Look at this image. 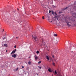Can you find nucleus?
<instances>
[{
	"instance_id": "f03ea898",
	"label": "nucleus",
	"mask_w": 76,
	"mask_h": 76,
	"mask_svg": "<svg viewBox=\"0 0 76 76\" xmlns=\"http://www.w3.org/2000/svg\"><path fill=\"white\" fill-rule=\"evenodd\" d=\"M75 45L74 44L73 45V48H72L73 51V54L75 55L76 54V48L75 47Z\"/></svg>"
},
{
	"instance_id": "9d476101",
	"label": "nucleus",
	"mask_w": 76,
	"mask_h": 76,
	"mask_svg": "<svg viewBox=\"0 0 76 76\" xmlns=\"http://www.w3.org/2000/svg\"><path fill=\"white\" fill-rule=\"evenodd\" d=\"M34 57V58H35V59L36 60H37L38 58V57H37L36 55H35Z\"/></svg>"
},
{
	"instance_id": "37998d69",
	"label": "nucleus",
	"mask_w": 76,
	"mask_h": 76,
	"mask_svg": "<svg viewBox=\"0 0 76 76\" xmlns=\"http://www.w3.org/2000/svg\"><path fill=\"white\" fill-rule=\"evenodd\" d=\"M3 31H4V30H3Z\"/></svg>"
},
{
	"instance_id": "7c9ffc66",
	"label": "nucleus",
	"mask_w": 76,
	"mask_h": 76,
	"mask_svg": "<svg viewBox=\"0 0 76 76\" xmlns=\"http://www.w3.org/2000/svg\"><path fill=\"white\" fill-rule=\"evenodd\" d=\"M54 61H55V62H57V61L56 59H54Z\"/></svg>"
},
{
	"instance_id": "58836bf2",
	"label": "nucleus",
	"mask_w": 76,
	"mask_h": 76,
	"mask_svg": "<svg viewBox=\"0 0 76 76\" xmlns=\"http://www.w3.org/2000/svg\"><path fill=\"white\" fill-rule=\"evenodd\" d=\"M42 41L43 43L44 42V41L43 40H42Z\"/></svg>"
},
{
	"instance_id": "423d86ee",
	"label": "nucleus",
	"mask_w": 76,
	"mask_h": 76,
	"mask_svg": "<svg viewBox=\"0 0 76 76\" xmlns=\"http://www.w3.org/2000/svg\"><path fill=\"white\" fill-rule=\"evenodd\" d=\"M73 44L72 43H71L70 44V45L69 46V50H71V49L72 48L73 46Z\"/></svg>"
},
{
	"instance_id": "49530a36",
	"label": "nucleus",
	"mask_w": 76,
	"mask_h": 76,
	"mask_svg": "<svg viewBox=\"0 0 76 76\" xmlns=\"http://www.w3.org/2000/svg\"><path fill=\"white\" fill-rule=\"evenodd\" d=\"M36 1H37V0H36Z\"/></svg>"
},
{
	"instance_id": "1a4fd4ad",
	"label": "nucleus",
	"mask_w": 76,
	"mask_h": 76,
	"mask_svg": "<svg viewBox=\"0 0 76 76\" xmlns=\"http://www.w3.org/2000/svg\"><path fill=\"white\" fill-rule=\"evenodd\" d=\"M48 71L50 72H52V71L51 70V69L50 68H49L48 69Z\"/></svg>"
},
{
	"instance_id": "a211bd4d",
	"label": "nucleus",
	"mask_w": 76,
	"mask_h": 76,
	"mask_svg": "<svg viewBox=\"0 0 76 76\" xmlns=\"http://www.w3.org/2000/svg\"><path fill=\"white\" fill-rule=\"evenodd\" d=\"M31 62L30 61H29L28 62V64H29V65H31Z\"/></svg>"
},
{
	"instance_id": "4be33fe9",
	"label": "nucleus",
	"mask_w": 76,
	"mask_h": 76,
	"mask_svg": "<svg viewBox=\"0 0 76 76\" xmlns=\"http://www.w3.org/2000/svg\"><path fill=\"white\" fill-rule=\"evenodd\" d=\"M68 7H66V8H65L64 9V10H65L66 9H67L68 8Z\"/></svg>"
},
{
	"instance_id": "f3484780",
	"label": "nucleus",
	"mask_w": 76,
	"mask_h": 76,
	"mask_svg": "<svg viewBox=\"0 0 76 76\" xmlns=\"http://www.w3.org/2000/svg\"><path fill=\"white\" fill-rule=\"evenodd\" d=\"M4 47H7V44H4Z\"/></svg>"
},
{
	"instance_id": "20e7f679",
	"label": "nucleus",
	"mask_w": 76,
	"mask_h": 76,
	"mask_svg": "<svg viewBox=\"0 0 76 76\" xmlns=\"http://www.w3.org/2000/svg\"><path fill=\"white\" fill-rule=\"evenodd\" d=\"M33 37L34 39V40H35L34 41L36 42H37V37L35 36L34 35H33Z\"/></svg>"
},
{
	"instance_id": "4c0bfd02",
	"label": "nucleus",
	"mask_w": 76,
	"mask_h": 76,
	"mask_svg": "<svg viewBox=\"0 0 76 76\" xmlns=\"http://www.w3.org/2000/svg\"><path fill=\"white\" fill-rule=\"evenodd\" d=\"M30 57H31V56H30L29 57V58H30Z\"/></svg>"
},
{
	"instance_id": "aec40b11",
	"label": "nucleus",
	"mask_w": 76,
	"mask_h": 76,
	"mask_svg": "<svg viewBox=\"0 0 76 76\" xmlns=\"http://www.w3.org/2000/svg\"><path fill=\"white\" fill-rule=\"evenodd\" d=\"M38 29H39V30H40V29H41V27L39 26V28H38Z\"/></svg>"
},
{
	"instance_id": "4468645a",
	"label": "nucleus",
	"mask_w": 76,
	"mask_h": 76,
	"mask_svg": "<svg viewBox=\"0 0 76 76\" xmlns=\"http://www.w3.org/2000/svg\"><path fill=\"white\" fill-rule=\"evenodd\" d=\"M52 65L53 66H55V63L54 62H52Z\"/></svg>"
},
{
	"instance_id": "f8f14e48",
	"label": "nucleus",
	"mask_w": 76,
	"mask_h": 76,
	"mask_svg": "<svg viewBox=\"0 0 76 76\" xmlns=\"http://www.w3.org/2000/svg\"><path fill=\"white\" fill-rule=\"evenodd\" d=\"M15 50H13L12 52L11 53V54H13V53H15Z\"/></svg>"
},
{
	"instance_id": "72a5a7b5",
	"label": "nucleus",
	"mask_w": 76,
	"mask_h": 76,
	"mask_svg": "<svg viewBox=\"0 0 76 76\" xmlns=\"http://www.w3.org/2000/svg\"><path fill=\"white\" fill-rule=\"evenodd\" d=\"M24 68V66H22V68Z\"/></svg>"
},
{
	"instance_id": "79ce46f5",
	"label": "nucleus",
	"mask_w": 76,
	"mask_h": 76,
	"mask_svg": "<svg viewBox=\"0 0 76 76\" xmlns=\"http://www.w3.org/2000/svg\"><path fill=\"white\" fill-rule=\"evenodd\" d=\"M6 41H7V39L6 40Z\"/></svg>"
},
{
	"instance_id": "cd10ccee",
	"label": "nucleus",
	"mask_w": 76,
	"mask_h": 76,
	"mask_svg": "<svg viewBox=\"0 0 76 76\" xmlns=\"http://www.w3.org/2000/svg\"><path fill=\"white\" fill-rule=\"evenodd\" d=\"M42 18L43 20L45 18L44 17V16L42 17Z\"/></svg>"
},
{
	"instance_id": "393cba45",
	"label": "nucleus",
	"mask_w": 76,
	"mask_h": 76,
	"mask_svg": "<svg viewBox=\"0 0 76 76\" xmlns=\"http://www.w3.org/2000/svg\"><path fill=\"white\" fill-rule=\"evenodd\" d=\"M14 48H17V46H16V45L14 46Z\"/></svg>"
},
{
	"instance_id": "2eb2a0df",
	"label": "nucleus",
	"mask_w": 76,
	"mask_h": 76,
	"mask_svg": "<svg viewBox=\"0 0 76 76\" xmlns=\"http://www.w3.org/2000/svg\"><path fill=\"white\" fill-rule=\"evenodd\" d=\"M55 44H57L58 42V40L57 39L56 41L55 42Z\"/></svg>"
},
{
	"instance_id": "b1692460",
	"label": "nucleus",
	"mask_w": 76,
	"mask_h": 76,
	"mask_svg": "<svg viewBox=\"0 0 76 76\" xmlns=\"http://www.w3.org/2000/svg\"><path fill=\"white\" fill-rule=\"evenodd\" d=\"M54 36L55 37H57V34H54Z\"/></svg>"
},
{
	"instance_id": "bb28decb",
	"label": "nucleus",
	"mask_w": 76,
	"mask_h": 76,
	"mask_svg": "<svg viewBox=\"0 0 76 76\" xmlns=\"http://www.w3.org/2000/svg\"><path fill=\"white\" fill-rule=\"evenodd\" d=\"M51 12H52V11H51L50 10H49V13H50Z\"/></svg>"
},
{
	"instance_id": "9b49d317",
	"label": "nucleus",
	"mask_w": 76,
	"mask_h": 76,
	"mask_svg": "<svg viewBox=\"0 0 76 76\" xmlns=\"http://www.w3.org/2000/svg\"><path fill=\"white\" fill-rule=\"evenodd\" d=\"M47 18H48V20H49H49H50V17H49V16H48Z\"/></svg>"
},
{
	"instance_id": "7ed1b4c3",
	"label": "nucleus",
	"mask_w": 76,
	"mask_h": 76,
	"mask_svg": "<svg viewBox=\"0 0 76 76\" xmlns=\"http://www.w3.org/2000/svg\"><path fill=\"white\" fill-rule=\"evenodd\" d=\"M72 20L71 19L69 20V22L67 23L66 22V23H67V26H71V25L72 24Z\"/></svg>"
},
{
	"instance_id": "a18cd8bd",
	"label": "nucleus",
	"mask_w": 76,
	"mask_h": 76,
	"mask_svg": "<svg viewBox=\"0 0 76 76\" xmlns=\"http://www.w3.org/2000/svg\"><path fill=\"white\" fill-rule=\"evenodd\" d=\"M27 69H28V68H27Z\"/></svg>"
},
{
	"instance_id": "6e6552de",
	"label": "nucleus",
	"mask_w": 76,
	"mask_h": 76,
	"mask_svg": "<svg viewBox=\"0 0 76 76\" xmlns=\"http://www.w3.org/2000/svg\"><path fill=\"white\" fill-rule=\"evenodd\" d=\"M12 57L14 58H16L17 57V55L15 54H14L12 55Z\"/></svg>"
},
{
	"instance_id": "c756f323",
	"label": "nucleus",
	"mask_w": 76,
	"mask_h": 76,
	"mask_svg": "<svg viewBox=\"0 0 76 76\" xmlns=\"http://www.w3.org/2000/svg\"><path fill=\"white\" fill-rule=\"evenodd\" d=\"M41 63V61H39L38 63L39 64H40Z\"/></svg>"
},
{
	"instance_id": "e433bc0d",
	"label": "nucleus",
	"mask_w": 76,
	"mask_h": 76,
	"mask_svg": "<svg viewBox=\"0 0 76 76\" xmlns=\"http://www.w3.org/2000/svg\"><path fill=\"white\" fill-rule=\"evenodd\" d=\"M16 38L17 39H18V37H16Z\"/></svg>"
},
{
	"instance_id": "2f4dec72",
	"label": "nucleus",
	"mask_w": 76,
	"mask_h": 76,
	"mask_svg": "<svg viewBox=\"0 0 76 76\" xmlns=\"http://www.w3.org/2000/svg\"><path fill=\"white\" fill-rule=\"evenodd\" d=\"M52 14H53V15H54V12H52Z\"/></svg>"
},
{
	"instance_id": "6ab92c4d",
	"label": "nucleus",
	"mask_w": 76,
	"mask_h": 76,
	"mask_svg": "<svg viewBox=\"0 0 76 76\" xmlns=\"http://www.w3.org/2000/svg\"><path fill=\"white\" fill-rule=\"evenodd\" d=\"M57 73L56 70L55 71V74H57Z\"/></svg>"
},
{
	"instance_id": "f257e3e1",
	"label": "nucleus",
	"mask_w": 76,
	"mask_h": 76,
	"mask_svg": "<svg viewBox=\"0 0 76 76\" xmlns=\"http://www.w3.org/2000/svg\"><path fill=\"white\" fill-rule=\"evenodd\" d=\"M54 17L53 18V22L56 23L57 21H58L61 19V16L58 15L56 13V12H54Z\"/></svg>"
},
{
	"instance_id": "c85d7f7f",
	"label": "nucleus",
	"mask_w": 76,
	"mask_h": 76,
	"mask_svg": "<svg viewBox=\"0 0 76 76\" xmlns=\"http://www.w3.org/2000/svg\"><path fill=\"white\" fill-rule=\"evenodd\" d=\"M6 39V38L4 37V38L3 39V40H4V39Z\"/></svg>"
},
{
	"instance_id": "412c9836",
	"label": "nucleus",
	"mask_w": 76,
	"mask_h": 76,
	"mask_svg": "<svg viewBox=\"0 0 76 76\" xmlns=\"http://www.w3.org/2000/svg\"><path fill=\"white\" fill-rule=\"evenodd\" d=\"M34 76H39L37 74H36Z\"/></svg>"
},
{
	"instance_id": "ea45409f",
	"label": "nucleus",
	"mask_w": 76,
	"mask_h": 76,
	"mask_svg": "<svg viewBox=\"0 0 76 76\" xmlns=\"http://www.w3.org/2000/svg\"><path fill=\"white\" fill-rule=\"evenodd\" d=\"M53 57L54 58V56H53Z\"/></svg>"
},
{
	"instance_id": "473e14b6",
	"label": "nucleus",
	"mask_w": 76,
	"mask_h": 76,
	"mask_svg": "<svg viewBox=\"0 0 76 76\" xmlns=\"http://www.w3.org/2000/svg\"><path fill=\"white\" fill-rule=\"evenodd\" d=\"M14 51L16 52L17 51V49H15V50Z\"/></svg>"
},
{
	"instance_id": "dca6fc26",
	"label": "nucleus",
	"mask_w": 76,
	"mask_h": 76,
	"mask_svg": "<svg viewBox=\"0 0 76 76\" xmlns=\"http://www.w3.org/2000/svg\"><path fill=\"white\" fill-rule=\"evenodd\" d=\"M39 51H37L36 52V53L37 54H38L39 53Z\"/></svg>"
},
{
	"instance_id": "c03bdc74",
	"label": "nucleus",
	"mask_w": 76,
	"mask_h": 76,
	"mask_svg": "<svg viewBox=\"0 0 76 76\" xmlns=\"http://www.w3.org/2000/svg\"><path fill=\"white\" fill-rule=\"evenodd\" d=\"M27 69H28V68H27Z\"/></svg>"
},
{
	"instance_id": "a878e982",
	"label": "nucleus",
	"mask_w": 76,
	"mask_h": 76,
	"mask_svg": "<svg viewBox=\"0 0 76 76\" xmlns=\"http://www.w3.org/2000/svg\"><path fill=\"white\" fill-rule=\"evenodd\" d=\"M38 68L39 67V69H41V67H39V66H38Z\"/></svg>"
},
{
	"instance_id": "f704fd0d",
	"label": "nucleus",
	"mask_w": 76,
	"mask_h": 76,
	"mask_svg": "<svg viewBox=\"0 0 76 76\" xmlns=\"http://www.w3.org/2000/svg\"><path fill=\"white\" fill-rule=\"evenodd\" d=\"M17 10H18V11L19 10V9H18V8H17Z\"/></svg>"
},
{
	"instance_id": "39448f33",
	"label": "nucleus",
	"mask_w": 76,
	"mask_h": 76,
	"mask_svg": "<svg viewBox=\"0 0 76 76\" xmlns=\"http://www.w3.org/2000/svg\"><path fill=\"white\" fill-rule=\"evenodd\" d=\"M74 9V10H76V1L74 3V5L73 6Z\"/></svg>"
},
{
	"instance_id": "5701e85b",
	"label": "nucleus",
	"mask_w": 76,
	"mask_h": 76,
	"mask_svg": "<svg viewBox=\"0 0 76 76\" xmlns=\"http://www.w3.org/2000/svg\"><path fill=\"white\" fill-rule=\"evenodd\" d=\"M18 68H17L16 69V71H18Z\"/></svg>"
},
{
	"instance_id": "0eeeda50",
	"label": "nucleus",
	"mask_w": 76,
	"mask_h": 76,
	"mask_svg": "<svg viewBox=\"0 0 76 76\" xmlns=\"http://www.w3.org/2000/svg\"><path fill=\"white\" fill-rule=\"evenodd\" d=\"M72 16L73 17L76 18V13L75 12H74L72 14Z\"/></svg>"
},
{
	"instance_id": "ddd939ff",
	"label": "nucleus",
	"mask_w": 76,
	"mask_h": 76,
	"mask_svg": "<svg viewBox=\"0 0 76 76\" xmlns=\"http://www.w3.org/2000/svg\"><path fill=\"white\" fill-rule=\"evenodd\" d=\"M46 58H47V60H49L50 59L49 58V57L48 56H46Z\"/></svg>"
},
{
	"instance_id": "a19ab883",
	"label": "nucleus",
	"mask_w": 76,
	"mask_h": 76,
	"mask_svg": "<svg viewBox=\"0 0 76 76\" xmlns=\"http://www.w3.org/2000/svg\"><path fill=\"white\" fill-rule=\"evenodd\" d=\"M72 53H73V52H72Z\"/></svg>"
},
{
	"instance_id": "c9c22d12",
	"label": "nucleus",
	"mask_w": 76,
	"mask_h": 76,
	"mask_svg": "<svg viewBox=\"0 0 76 76\" xmlns=\"http://www.w3.org/2000/svg\"><path fill=\"white\" fill-rule=\"evenodd\" d=\"M7 52V50L6 51V52Z\"/></svg>"
}]
</instances>
